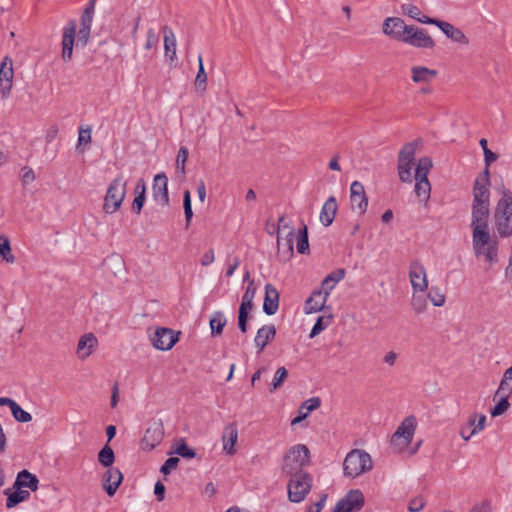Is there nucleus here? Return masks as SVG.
<instances>
[{"instance_id":"11","label":"nucleus","mask_w":512,"mask_h":512,"mask_svg":"<svg viewBox=\"0 0 512 512\" xmlns=\"http://www.w3.org/2000/svg\"><path fill=\"white\" fill-rule=\"evenodd\" d=\"M402 42L417 48L430 49L435 46L434 40L429 36L426 30L413 25H410L408 31H406Z\"/></svg>"},{"instance_id":"36","label":"nucleus","mask_w":512,"mask_h":512,"mask_svg":"<svg viewBox=\"0 0 512 512\" xmlns=\"http://www.w3.org/2000/svg\"><path fill=\"white\" fill-rule=\"evenodd\" d=\"M486 416L484 414L472 413L467 421V427L470 430V435H476L481 432L486 424Z\"/></svg>"},{"instance_id":"35","label":"nucleus","mask_w":512,"mask_h":512,"mask_svg":"<svg viewBox=\"0 0 512 512\" xmlns=\"http://www.w3.org/2000/svg\"><path fill=\"white\" fill-rule=\"evenodd\" d=\"M345 275L346 271L343 268L332 271L323 279L321 284L322 289L330 293L334 289L335 285L344 279Z\"/></svg>"},{"instance_id":"64","label":"nucleus","mask_w":512,"mask_h":512,"mask_svg":"<svg viewBox=\"0 0 512 512\" xmlns=\"http://www.w3.org/2000/svg\"><path fill=\"white\" fill-rule=\"evenodd\" d=\"M214 250L213 249H209L207 252H205L201 258V264L203 266H208L210 265L211 263L214 262Z\"/></svg>"},{"instance_id":"50","label":"nucleus","mask_w":512,"mask_h":512,"mask_svg":"<svg viewBox=\"0 0 512 512\" xmlns=\"http://www.w3.org/2000/svg\"><path fill=\"white\" fill-rule=\"evenodd\" d=\"M411 305L417 314H421L426 309V298L423 295H418L414 292L412 295Z\"/></svg>"},{"instance_id":"43","label":"nucleus","mask_w":512,"mask_h":512,"mask_svg":"<svg viewBox=\"0 0 512 512\" xmlns=\"http://www.w3.org/2000/svg\"><path fill=\"white\" fill-rule=\"evenodd\" d=\"M332 316L329 315L327 317L319 316L313 325L311 331H310V338H314L318 334H320L322 331H324L331 323Z\"/></svg>"},{"instance_id":"45","label":"nucleus","mask_w":512,"mask_h":512,"mask_svg":"<svg viewBox=\"0 0 512 512\" xmlns=\"http://www.w3.org/2000/svg\"><path fill=\"white\" fill-rule=\"evenodd\" d=\"M287 375H288V371L285 367L278 368L275 372L273 381L271 383V386L269 389L270 392H273L276 389H278L283 384L285 379L287 378Z\"/></svg>"},{"instance_id":"34","label":"nucleus","mask_w":512,"mask_h":512,"mask_svg":"<svg viewBox=\"0 0 512 512\" xmlns=\"http://www.w3.org/2000/svg\"><path fill=\"white\" fill-rule=\"evenodd\" d=\"M253 308V301L241 299V304L238 310V327L242 333H246L248 329L247 321L249 312Z\"/></svg>"},{"instance_id":"58","label":"nucleus","mask_w":512,"mask_h":512,"mask_svg":"<svg viewBox=\"0 0 512 512\" xmlns=\"http://www.w3.org/2000/svg\"><path fill=\"white\" fill-rule=\"evenodd\" d=\"M402 8L406 15L418 21L419 17L421 16V11L417 6L413 4H407L403 5Z\"/></svg>"},{"instance_id":"15","label":"nucleus","mask_w":512,"mask_h":512,"mask_svg":"<svg viewBox=\"0 0 512 512\" xmlns=\"http://www.w3.org/2000/svg\"><path fill=\"white\" fill-rule=\"evenodd\" d=\"M409 278L414 292H424L428 288L425 267L419 261H412L409 267Z\"/></svg>"},{"instance_id":"30","label":"nucleus","mask_w":512,"mask_h":512,"mask_svg":"<svg viewBox=\"0 0 512 512\" xmlns=\"http://www.w3.org/2000/svg\"><path fill=\"white\" fill-rule=\"evenodd\" d=\"M164 33L165 56L173 63L176 60V38L172 29L165 25L162 27Z\"/></svg>"},{"instance_id":"17","label":"nucleus","mask_w":512,"mask_h":512,"mask_svg":"<svg viewBox=\"0 0 512 512\" xmlns=\"http://www.w3.org/2000/svg\"><path fill=\"white\" fill-rule=\"evenodd\" d=\"M152 196L161 206L169 204L168 178L164 172L155 175L152 185Z\"/></svg>"},{"instance_id":"27","label":"nucleus","mask_w":512,"mask_h":512,"mask_svg":"<svg viewBox=\"0 0 512 512\" xmlns=\"http://www.w3.org/2000/svg\"><path fill=\"white\" fill-rule=\"evenodd\" d=\"M38 478L27 470H22L18 473L16 480L13 484V489L29 488L31 491L38 489Z\"/></svg>"},{"instance_id":"26","label":"nucleus","mask_w":512,"mask_h":512,"mask_svg":"<svg viewBox=\"0 0 512 512\" xmlns=\"http://www.w3.org/2000/svg\"><path fill=\"white\" fill-rule=\"evenodd\" d=\"M337 210V200L334 196H330L323 204L320 212V221L325 227H328L333 223Z\"/></svg>"},{"instance_id":"24","label":"nucleus","mask_w":512,"mask_h":512,"mask_svg":"<svg viewBox=\"0 0 512 512\" xmlns=\"http://www.w3.org/2000/svg\"><path fill=\"white\" fill-rule=\"evenodd\" d=\"M238 439V429L236 423H229L224 427L222 434L223 441V450L229 454H235L236 450L234 448Z\"/></svg>"},{"instance_id":"22","label":"nucleus","mask_w":512,"mask_h":512,"mask_svg":"<svg viewBox=\"0 0 512 512\" xmlns=\"http://www.w3.org/2000/svg\"><path fill=\"white\" fill-rule=\"evenodd\" d=\"M279 308V292L270 283L265 285V297L263 302V312L266 315H274Z\"/></svg>"},{"instance_id":"49","label":"nucleus","mask_w":512,"mask_h":512,"mask_svg":"<svg viewBox=\"0 0 512 512\" xmlns=\"http://www.w3.org/2000/svg\"><path fill=\"white\" fill-rule=\"evenodd\" d=\"M427 296L436 307H441L445 303V295L437 287H432Z\"/></svg>"},{"instance_id":"47","label":"nucleus","mask_w":512,"mask_h":512,"mask_svg":"<svg viewBox=\"0 0 512 512\" xmlns=\"http://www.w3.org/2000/svg\"><path fill=\"white\" fill-rule=\"evenodd\" d=\"M183 208L186 220V227L190 225L191 219L193 217L192 204H191V195L188 190L184 191L183 194Z\"/></svg>"},{"instance_id":"42","label":"nucleus","mask_w":512,"mask_h":512,"mask_svg":"<svg viewBox=\"0 0 512 512\" xmlns=\"http://www.w3.org/2000/svg\"><path fill=\"white\" fill-rule=\"evenodd\" d=\"M297 251L300 254L309 252L308 230L306 225H303V228L298 231Z\"/></svg>"},{"instance_id":"13","label":"nucleus","mask_w":512,"mask_h":512,"mask_svg":"<svg viewBox=\"0 0 512 512\" xmlns=\"http://www.w3.org/2000/svg\"><path fill=\"white\" fill-rule=\"evenodd\" d=\"M152 345L162 351L170 350L178 341V335L172 329L159 327L150 336Z\"/></svg>"},{"instance_id":"52","label":"nucleus","mask_w":512,"mask_h":512,"mask_svg":"<svg viewBox=\"0 0 512 512\" xmlns=\"http://www.w3.org/2000/svg\"><path fill=\"white\" fill-rule=\"evenodd\" d=\"M188 156H189L188 149L184 146H181L178 151V154H177L176 163H177V170H179L182 174H185V163L188 159Z\"/></svg>"},{"instance_id":"4","label":"nucleus","mask_w":512,"mask_h":512,"mask_svg":"<svg viewBox=\"0 0 512 512\" xmlns=\"http://www.w3.org/2000/svg\"><path fill=\"white\" fill-rule=\"evenodd\" d=\"M127 181L122 174L117 175L109 184L103 203V211L107 214L117 212L126 196Z\"/></svg>"},{"instance_id":"32","label":"nucleus","mask_w":512,"mask_h":512,"mask_svg":"<svg viewBox=\"0 0 512 512\" xmlns=\"http://www.w3.org/2000/svg\"><path fill=\"white\" fill-rule=\"evenodd\" d=\"M437 26L448 38L452 39L453 41L462 44H468V38L459 28H456L452 24L445 21H439Z\"/></svg>"},{"instance_id":"55","label":"nucleus","mask_w":512,"mask_h":512,"mask_svg":"<svg viewBox=\"0 0 512 512\" xmlns=\"http://www.w3.org/2000/svg\"><path fill=\"white\" fill-rule=\"evenodd\" d=\"M159 41V37L154 31V29L150 28L147 31V38L145 43V49L150 50L157 46Z\"/></svg>"},{"instance_id":"20","label":"nucleus","mask_w":512,"mask_h":512,"mask_svg":"<svg viewBox=\"0 0 512 512\" xmlns=\"http://www.w3.org/2000/svg\"><path fill=\"white\" fill-rule=\"evenodd\" d=\"M123 480V475L118 468L110 467L103 474V488L109 496H113Z\"/></svg>"},{"instance_id":"54","label":"nucleus","mask_w":512,"mask_h":512,"mask_svg":"<svg viewBox=\"0 0 512 512\" xmlns=\"http://www.w3.org/2000/svg\"><path fill=\"white\" fill-rule=\"evenodd\" d=\"M179 463V458L169 457L161 466L160 472L168 475L172 470L176 469Z\"/></svg>"},{"instance_id":"48","label":"nucleus","mask_w":512,"mask_h":512,"mask_svg":"<svg viewBox=\"0 0 512 512\" xmlns=\"http://www.w3.org/2000/svg\"><path fill=\"white\" fill-rule=\"evenodd\" d=\"M95 4H96V0H89L88 3L86 4V7L84 9V12L81 16V24H88V25H91L92 24V19H93V14H94V11H95Z\"/></svg>"},{"instance_id":"21","label":"nucleus","mask_w":512,"mask_h":512,"mask_svg":"<svg viewBox=\"0 0 512 512\" xmlns=\"http://www.w3.org/2000/svg\"><path fill=\"white\" fill-rule=\"evenodd\" d=\"M330 293L323 290H315L305 302L304 311L306 314L316 313L324 309Z\"/></svg>"},{"instance_id":"9","label":"nucleus","mask_w":512,"mask_h":512,"mask_svg":"<svg viewBox=\"0 0 512 512\" xmlns=\"http://www.w3.org/2000/svg\"><path fill=\"white\" fill-rule=\"evenodd\" d=\"M416 153V143L405 144L398 156V174L402 182L411 183L413 180L412 168Z\"/></svg>"},{"instance_id":"28","label":"nucleus","mask_w":512,"mask_h":512,"mask_svg":"<svg viewBox=\"0 0 512 512\" xmlns=\"http://www.w3.org/2000/svg\"><path fill=\"white\" fill-rule=\"evenodd\" d=\"M411 74V79L414 83L428 84L437 77L438 72L424 66H413L411 68Z\"/></svg>"},{"instance_id":"63","label":"nucleus","mask_w":512,"mask_h":512,"mask_svg":"<svg viewBox=\"0 0 512 512\" xmlns=\"http://www.w3.org/2000/svg\"><path fill=\"white\" fill-rule=\"evenodd\" d=\"M91 141V130L90 128L87 129H80L79 130V136H78V146L82 143H88Z\"/></svg>"},{"instance_id":"18","label":"nucleus","mask_w":512,"mask_h":512,"mask_svg":"<svg viewBox=\"0 0 512 512\" xmlns=\"http://www.w3.org/2000/svg\"><path fill=\"white\" fill-rule=\"evenodd\" d=\"M75 35H76V22L74 20H70L68 22V24L63 28V34H62L61 57L64 62H69L72 59Z\"/></svg>"},{"instance_id":"61","label":"nucleus","mask_w":512,"mask_h":512,"mask_svg":"<svg viewBox=\"0 0 512 512\" xmlns=\"http://www.w3.org/2000/svg\"><path fill=\"white\" fill-rule=\"evenodd\" d=\"M483 154H484L485 169L489 170V166L498 159V155L496 153L492 152L489 148H485V151H483Z\"/></svg>"},{"instance_id":"23","label":"nucleus","mask_w":512,"mask_h":512,"mask_svg":"<svg viewBox=\"0 0 512 512\" xmlns=\"http://www.w3.org/2000/svg\"><path fill=\"white\" fill-rule=\"evenodd\" d=\"M294 236H295V232H294L293 228H290V230L288 231L287 235L284 238H282L280 236V233H278V237H277L278 255L284 260L290 259L294 254V248H293Z\"/></svg>"},{"instance_id":"29","label":"nucleus","mask_w":512,"mask_h":512,"mask_svg":"<svg viewBox=\"0 0 512 512\" xmlns=\"http://www.w3.org/2000/svg\"><path fill=\"white\" fill-rule=\"evenodd\" d=\"M320 405L321 399L319 397H312L305 400L299 408V415L291 420V425L294 426L302 422L309 415V413L319 408Z\"/></svg>"},{"instance_id":"7","label":"nucleus","mask_w":512,"mask_h":512,"mask_svg":"<svg viewBox=\"0 0 512 512\" xmlns=\"http://www.w3.org/2000/svg\"><path fill=\"white\" fill-rule=\"evenodd\" d=\"M432 168V160L429 157L419 159L415 170V193L421 199L428 200L430 197L431 185L428 174Z\"/></svg>"},{"instance_id":"10","label":"nucleus","mask_w":512,"mask_h":512,"mask_svg":"<svg viewBox=\"0 0 512 512\" xmlns=\"http://www.w3.org/2000/svg\"><path fill=\"white\" fill-rule=\"evenodd\" d=\"M364 502V495L359 489L350 490L337 502L332 512H356L362 509Z\"/></svg>"},{"instance_id":"8","label":"nucleus","mask_w":512,"mask_h":512,"mask_svg":"<svg viewBox=\"0 0 512 512\" xmlns=\"http://www.w3.org/2000/svg\"><path fill=\"white\" fill-rule=\"evenodd\" d=\"M416 427V418L414 416L406 417L392 435L391 446L398 451L405 449L412 442Z\"/></svg>"},{"instance_id":"51","label":"nucleus","mask_w":512,"mask_h":512,"mask_svg":"<svg viewBox=\"0 0 512 512\" xmlns=\"http://www.w3.org/2000/svg\"><path fill=\"white\" fill-rule=\"evenodd\" d=\"M249 278H250V273L247 271L244 276V281H249V282H248V285L246 287L244 294L242 295V299L253 301L256 291H257V286H256L254 280H249Z\"/></svg>"},{"instance_id":"25","label":"nucleus","mask_w":512,"mask_h":512,"mask_svg":"<svg viewBox=\"0 0 512 512\" xmlns=\"http://www.w3.org/2000/svg\"><path fill=\"white\" fill-rule=\"evenodd\" d=\"M276 327L273 324L264 325L258 329L254 342L258 352H262L267 344L275 338Z\"/></svg>"},{"instance_id":"39","label":"nucleus","mask_w":512,"mask_h":512,"mask_svg":"<svg viewBox=\"0 0 512 512\" xmlns=\"http://www.w3.org/2000/svg\"><path fill=\"white\" fill-rule=\"evenodd\" d=\"M0 257H2L7 263H14L15 256L11 253V245L8 237L0 236Z\"/></svg>"},{"instance_id":"56","label":"nucleus","mask_w":512,"mask_h":512,"mask_svg":"<svg viewBox=\"0 0 512 512\" xmlns=\"http://www.w3.org/2000/svg\"><path fill=\"white\" fill-rule=\"evenodd\" d=\"M35 178V173L32 168L25 166L21 169V181L23 186L33 182Z\"/></svg>"},{"instance_id":"53","label":"nucleus","mask_w":512,"mask_h":512,"mask_svg":"<svg viewBox=\"0 0 512 512\" xmlns=\"http://www.w3.org/2000/svg\"><path fill=\"white\" fill-rule=\"evenodd\" d=\"M425 499L423 496H416L415 498L411 499L408 504V511L409 512H419L421 511L425 506Z\"/></svg>"},{"instance_id":"33","label":"nucleus","mask_w":512,"mask_h":512,"mask_svg":"<svg viewBox=\"0 0 512 512\" xmlns=\"http://www.w3.org/2000/svg\"><path fill=\"white\" fill-rule=\"evenodd\" d=\"M12 489L13 487L4 490V494L7 496L6 507L8 509L16 507L18 504L29 499L30 497V492L27 490L20 488L14 489V491H12Z\"/></svg>"},{"instance_id":"41","label":"nucleus","mask_w":512,"mask_h":512,"mask_svg":"<svg viewBox=\"0 0 512 512\" xmlns=\"http://www.w3.org/2000/svg\"><path fill=\"white\" fill-rule=\"evenodd\" d=\"M198 62H199V69H198V72H197V75L195 78V86L197 89H199L201 91H205L206 86H207V74L204 69L203 58H202L201 54H199V56H198Z\"/></svg>"},{"instance_id":"6","label":"nucleus","mask_w":512,"mask_h":512,"mask_svg":"<svg viewBox=\"0 0 512 512\" xmlns=\"http://www.w3.org/2000/svg\"><path fill=\"white\" fill-rule=\"evenodd\" d=\"M290 477L288 488V499L291 502L299 503L303 501L312 487V477L309 473H298L295 475H288Z\"/></svg>"},{"instance_id":"46","label":"nucleus","mask_w":512,"mask_h":512,"mask_svg":"<svg viewBox=\"0 0 512 512\" xmlns=\"http://www.w3.org/2000/svg\"><path fill=\"white\" fill-rule=\"evenodd\" d=\"M509 407L508 396L502 395L498 403L491 409L490 414L492 417L500 416L504 414Z\"/></svg>"},{"instance_id":"14","label":"nucleus","mask_w":512,"mask_h":512,"mask_svg":"<svg viewBox=\"0 0 512 512\" xmlns=\"http://www.w3.org/2000/svg\"><path fill=\"white\" fill-rule=\"evenodd\" d=\"M410 25L399 17H387L383 22V33L396 41H403Z\"/></svg>"},{"instance_id":"1","label":"nucleus","mask_w":512,"mask_h":512,"mask_svg":"<svg viewBox=\"0 0 512 512\" xmlns=\"http://www.w3.org/2000/svg\"><path fill=\"white\" fill-rule=\"evenodd\" d=\"M490 173L484 169L473 185V202L471 215L472 245L476 257L483 256L485 261L493 264L498 261L499 242L491 236L489 230L490 216Z\"/></svg>"},{"instance_id":"59","label":"nucleus","mask_w":512,"mask_h":512,"mask_svg":"<svg viewBox=\"0 0 512 512\" xmlns=\"http://www.w3.org/2000/svg\"><path fill=\"white\" fill-rule=\"evenodd\" d=\"M146 196L145 195H135V198L132 203V212L135 214H140L141 210L144 206Z\"/></svg>"},{"instance_id":"60","label":"nucleus","mask_w":512,"mask_h":512,"mask_svg":"<svg viewBox=\"0 0 512 512\" xmlns=\"http://www.w3.org/2000/svg\"><path fill=\"white\" fill-rule=\"evenodd\" d=\"M227 262H228V267L226 269V277H231L234 272L236 271V269L239 267L240 265V259L238 256H235L233 257L232 260H230V258L227 259Z\"/></svg>"},{"instance_id":"19","label":"nucleus","mask_w":512,"mask_h":512,"mask_svg":"<svg viewBox=\"0 0 512 512\" xmlns=\"http://www.w3.org/2000/svg\"><path fill=\"white\" fill-rule=\"evenodd\" d=\"M350 203L353 210L357 209L360 214H364L368 207V198L364 186L359 181H354L350 186Z\"/></svg>"},{"instance_id":"12","label":"nucleus","mask_w":512,"mask_h":512,"mask_svg":"<svg viewBox=\"0 0 512 512\" xmlns=\"http://www.w3.org/2000/svg\"><path fill=\"white\" fill-rule=\"evenodd\" d=\"M164 437V426L161 420L153 421L146 429L144 436L141 440V445L144 450H153L158 446Z\"/></svg>"},{"instance_id":"16","label":"nucleus","mask_w":512,"mask_h":512,"mask_svg":"<svg viewBox=\"0 0 512 512\" xmlns=\"http://www.w3.org/2000/svg\"><path fill=\"white\" fill-rule=\"evenodd\" d=\"M14 76L13 62L8 56L4 57L0 65V94L2 98H7L12 89Z\"/></svg>"},{"instance_id":"31","label":"nucleus","mask_w":512,"mask_h":512,"mask_svg":"<svg viewBox=\"0 0 512 512\" xmlns=\"http://www.w3.org/2000/svg\"><path fill=\"white\" fill-rule=\"evenodd\" d=\"M97 343V338L92 333L84 334L79 339L77 345V353L79 357L84 359L90 356Z\"/></svg>"},{"instance_id":"38","label":"nucleus","mask_w":512,"mask_h":512,"mask_svg":"<svg viewBox=\"0 0 512 512\" xmlns=\"http://www.w3.org/2000/svg\"><path fill=\"white\" fill-rule=\"evenodd\" d=\"M115 460V454L113 449L106 444L98 453V461L104 466L110 468Z\"/></svg>"},{"instance_id":"57","label":"nucleus","mask_w":512,"mask_h":512,"mask_svg":"<svg viewBox=\"0 0 512 512\" xmlns=\"http://www.w3.org/2000/svg\"><path fill=\"white\" fill-rule=\"evenodd\" d=\"M91 25L81 24L80 30L78 32V42H81L83 45H86L90 36Z\"/></svg>"},{"instance_id":"2","label":"nucleus","mask_w":512,"mask_h":512,"mask_svg":"<svg viewBox=\"0 0 512 512\" xmlns=\"http://www.w3.org/2000/svg\"><path fill=\"white\" fill-rule=\"evenodd\" d=\"M495 226L501 237L512 235V192L504 189L499 199L495 212Z\"/></svg>"},{"instance_id":"40","label":"nucleus","mask_w":512,"mask_h":512,"mask_svg":"<svg viewBox=\"0 0 512 512\" xmlns=\"http://www.w3.org/2000/svg\"><path fill=\"white\" fill-rule=\"evenodd\" d=\"M9 408L16 421L26 423L32 420L31 414L23 410L16 401L13 400Z\"/></svg>"},{"instance_id":"62","label":"nucleus","mask_w":512,"mask_h":512,"mask_svg":"<svg viewBox=\"0 0 512 512\" xmlns=\"http://www.w3.org/2000/svg\"><path fill=\"white\" fill-rule=\"evenodd\" d=\"M469 512H492L491 503L488 500H484L480 504H476Z\"/></svg>"},{"instance_id":"3","label":"nucleus","mask_w":512,"mask_h":512,"mask_svg":"<svg viewBox=\"0 0 512 512\" xmlns=\"http://www.w3.org/2000/svg\"><path fill=\"white\" fill-rule=\"evenodd\" d=\"M310 464V451L304 444H296L288 449L283 457L282 471L286 475L304 473Z\"/></svg>"},{"instance_id":"5","label":"nucleus","mask_w":512,"mask_h":512,"mask_svg":"<svg viewBox=\"0 0 512 512\" xmlns=\"http://www.w3.org/2000/svg\"><path fill=\"white\" fill-rule=\"evenodd\" d=\"M371 469L372 460L365 451L354 449L344 459L343 471L346 476L355 478Z\"/></svg>"},{"instance_id":"44","label":"nucleus","mask_w":512,"mask_h":512,"mask_svg":"<svg viewBox=\"0 0 512 512\" xmlns=\"http://www.w3.org/2000/svg\"><path fill=\"white\" fill-rule=\"evenodd\" d=\"M175 453L185 459H192L196 456L194 449L190 448L184 439H181L175 448Z\"/></svg>"},{"instance_id":"37","label":"nucleus","mask_w":512,"mask_h":512,"mask_svg":"<svg viewBox=\"0 0 512 512\" xmlns=\"http://www.w3.org/2000/svg\"><path fill=\"white\" fill-rule=\"evenodd\" d=\"M227 320L222 312L217 311L213 314L210 319V328L212 336H219L223 332V328L225 327Z\"/></svg>"}]
</instances>
